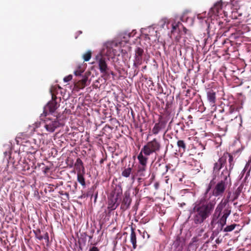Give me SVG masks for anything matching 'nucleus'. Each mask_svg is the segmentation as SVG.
<instances>
[{
    "label": "nucleus",
    "instance_id": "f257e3e1",
    "mask_svg": "<svg viewBox=\"0 0 251 251\" xmlns=\"http://www.w3.org/2000/svg\"><path fill=\"white\" fill-rule=\"evenodd\" d=\"M214 179L210 181L203 196L194 203L193 220L196 224H202L211 214L214 209L216 199L212 198V194L209 193L214 184Z\"/></svg>",
    "mask_w": 251,
    "mask_h": 251
},
{
    "label": "nucleus",
    "instance_id": "f03ea898",
    "mask_svg": "<svg viewBox=\"0 0 251 251\" xmlns=\"http://www.w3.org/2000/svg\"><path fill=\"white\" fill-rule=\"evenodd\" d=\"M221 180L216 184L213 195L215 197L222 196L228 184L231 183L230 172L226 168L223 170L220 175Z\"/></svg>",
    "mask_w": 251,
    "mask_h": 251
},
{
    "label": "nucleus",
    "instance_id": "7ed1b4c3",
    "mask_svg": "<svg viewBox=\"0 0 251 251\" xmlns=\"http://www.w3.org/2000/svg\"><path fill=\"white\" fill-rule=\"evenodd\" d=\"M161 148L160 141L157 138H153L143 146L138 155L142 154L144 157H148L152 153L159 151Z\"/></svg>",
    "mask_w": 251,
    "mask_h": 251
},
{
    "label": "nucleus",
    "instance_id": "20e7f679",
    "mask_svg": "<svg viewBox=\"0 0 251 251\" xmlns=\"http://www.w3.org/2000/svg\"><path fill=\"white\" fill-rule=\"evenodd\" d=\"M45 116L44 126L48 132H53L55 129L60 126V123L57 115L49 114Z\"/></svg>",
    "mask_w": 251,
    "mask_h": 251
},
{
    "label": "nucleus",
    "instance_id": "39448f33",
    "mask_svg": "<svg viewBox=\"0 0 251 251\" xmlns=\"http://www.w3.org/2000/svg\"><path fill=\"white\" fill-rule=\"evenodd\" d=\"M224 121L225 125H223L222 123L218 122V126L219 128L226 131L227 130L228 126L230 127H241L242 124V116L239 115L238 116L231 117V118L228 120L227 123H226L225 121Z\"/></svg>",
    "mask_w": 251,
    "mask_h": 251
},
{
    "label": "nucleus",
    "instance_id": "423d86ee",
    "mask_svg": "<svg viewBox=\"0 0 251 251\" xmlns=\"http://www.w3.org/2000/svg\"><path fill=\"white\" fill-rule=\"evenodd\" d=\"M57 97L54 94H52V100L49 102L44 108L43 114L45 116L49 114L55 115V110L59 106V104L56 101Z\"/></svg>",
    "mask_w": 251,
    "mask_h": 251
},
{
    "label": "nucleus",
    "instance_id": "0eeeda50",
    "mask_svg": "<svg viewBox=\"0 0 251 251\" xmlns=\"http://www.w3.org/2000/svg\"><path fill=\"white\" fill-rule=\"evenodd\" d=\"M137 159L139 161V165L137 167V176L144 177L145 176V173L147 171L149 157H144L141 154L138 155Z\"/></svg>",
    "mask_w": 251,
    "mask_h": 251
},
{
    "label": "nucleus",
    "instance_id": "6e6552de",
    "mask_svg": "<svg viewBox=\"0 0 251 251\" xmlns=\"http://www.w3.org/2000/svg\"><path fill=\"white\" fill-rule=\"evenodd\" d=\"M167 125V121L163 119L162 116H160L158 122L155 123L152 129V133L154 135H157L162 130L165 129Z\"/></svg>",
    "mask_w": 251,
    "mask_h": 251
},
{
    "label": "nucleus",
    "instance_id": "1a4fd4ad",
    "mask_svg": "<svg viewBox=\"0 0 251 251\" xmlns=\"http://www.w3.org/2000/svg\"><path fill=\"white\" fill-rule=\"evenodd\" d=\"M144 52V50L141 48L137 47L135 49V58L133 63V66L135 68H138L142 64Z\"/></svg>",
    "mask_w": 251,
    "mask_h": 251
},
{
    "label": "nucleus",
    "instance_id": "9d476101",
    "mask_svg": "<svg viewBox=\"0 0 251 251\" xmlns=\"http://www.w3.org/2000/svg\"><path fill=\"white\" fill-rule=\"evenodd\" d=\"M22 144L24 147V150L27 153H34L37 151L36 145L33 142H31L30 140H24L22 142Z\"/></svg>",
    "mask_w": 251,
    "mask_h": 251
},
{
    "label": "nucleus",
    "instance_id": "9b49d317",
    "mask_svg": "<svg viewBox=\"0 0 251 251\" xmlns=\"http://www.w3.org/2000/svg\"><path fill=\"white\" fill-rule=\"evenodd\" d=\"M97 59L99 65L100 72L103 74H106L108 69L105 58L102 56H97Z\"/></svg>",
    "mask_w": 251,
    "mask_h": 251
},
{
    "label": "nucleus",
    "instance_id": "f8f14e48",
    "mask_svg": "<svg viewBox=\"0 0 251 251\" xmlns=\"http://www.w3.org/2000/svg\"><path fill=\"white\" fill-rule=\"evenodd\" d=\"M132 200L130 197V193L128 192H125L124 194V198L121 205V208L125 211L127 209L131 202Z\"/></svg>",
    "mask_w": 251,
    "mask_h": 251
},
{
    "label": "nucleus",
    "instance_id": "ddd939ff",
    "mask_svg": "<svg viewBox=\"0 0 251 251\" xmlns=\"http://www.w3.org/2000/svg\"><path fill=\"white\" fill-rule=\"evenodd\" d=\"M226 164V157L222 156L217 162H215L213 167V173L216 175L219 173L220 169Z\"/></svg>",
    "mask_w": 251,
    "mask_h": 251
},
{
    "label": "nucleus",
    "instance_id": "4468645a",
    "mask_svg": "<svg viewBox=\"0 0 251 251\" xmlns=\"http://www.w3.org/2000/svg\"><path fill=\"white\" fill-rule=\"evenodd\" d=\"M239 108L236 107L234 105H231L230 106L228 111L226 114L221 118V121H225L226 123H227L228 120L233 117L232 114L236 111H238Z\"/></svg>",
    "mask_w": 251,
    "mask_h": 251
},
{
    "label": "nucleus",
    "instance_id": "2eb2a0df",
    "mask_svg": "<svg viewBox=\"0 0 251 251\" xmlns=\"http://www.w3.org/2000/svg\"><path fill=\"white\" fill-rule=\"evenodd\" d=\"M119 200V195L117 194L115 197H113L108 201V208L110 210H115L119 205L120 201Z\"/></svg>",
    "mask_w": 251,
    "mask_h": 251
},
{
    "label": "nucleus",
    "instance_id": "dca6fc26",
    "mask_svg": "<svg viewBox=\"0 0 251 251\" xmlns=\"http://www.w3.org/2000/svg\"><path fill=\"white\" fill-rule=\"evenodd\" d=\"M222 9V2L221 1L217 2L213 6L210 8L209 14L210 16L213 15H218L220 11Z\"/></svg>",
    "mask_w": 251,
    "mask_h": 251
},
{
    "label": "nucleus",
    "instance_id": "f3484780",
    "mask_svg": "<svg viewBox=\"0 0 251 251\" xmlns=\"http://www.w3.org/2000/svg\"><path fill=\"white\" fill-rule=\"evenodd\" d=\"M216 93L213 89H209L207 91V100L210 104L214 105L216 100Z\"/></svg>",
    "mask_w": 251,
    "mask_h": 251
},
{
    "label": "nucleus",
    "instance_id": "a211bd4d",
    "mask_svg": "<svg viewBox=\"0 0 251 251\" xmlns=\"http://www.w3.org/2000/svg\"><path fill=\"white\" fill-rule=\"evenodd\" d=\"M169 166L163 163H158V166L156 167V171L162 176L165 175L168 171Z\"/></svg>",
    "mask_w": 251,
    "mask_h": 251
},
{
    "label": "nucleus",
    "instance_id": "6ab92c4d",
    "mask_svg": "<svg viewBox=\"0 0 251 251\" xmlns=\"http://www.w3.org/2000/svg\"><path fill=\"white\" fill-rule=\"evenodd\" d=\"M228 202V201L227 200H225V201L222 200L216 207L215 213L221 215L222 210L226 206Z\"/></svg>",
    "mask_w": 251,
    "mask_h": 251
},
{
    "label": "nucleus",
    "instance_id": "aec40b11",
    "mask_svg": "<svg viewBox=\"0 0 251 251\" xmlns=\"http://www.w3.org/2000/svg\"><path fill=\"white\" fill-rule=\"evenodd\" d=\"M88 80V77L84 76L81 80H79L75 86L79 89H83L86 86V82Z\"/></svg>",
    "mask_w": 251,
    "mask_h": 251
},
{
    "label": "nucleus",
    "instance_id": "412c9836",
    "mask_svg": "<svg viewBox=\"0 0 251 251\" xmlns=\"http://www.w3.org/2000/svg\"><path fill=\"white\" fill-rule=\"evenodd\" d=\"M84 173H81L80 171L77 172V180L78 182L84 187L86 186L85 178L83 176Z\"/></svg>",
    "mask_w": 251,
    "mask_h": 251
},
{
    "label": "nucleus",
    "instance_id": "4be33fe9",
    "mask_svg": "<svg viewBox=\"0 0 251 251\" xmlns=\"http://www.w3.org/2000/svg\"><path fill=\"white\" fill-rule=\"evenodd\" d=\"M130 242H131L133 248L134 249H135L136 248L137 245H136V233L134 231V229L132 227L131 228V231L130 234Z\"/></svg>",
    "mask_w": 251,
    "mask_h": 251
},
{
    "label": "nucleus",
    "instance_id": "5701e85b",
    "mask_svg": "<svg viewBox=\"0 0 251 251\" xmlns=\"http://www.w3.org/2000/svg\"><path fill=\"white\" fill-rule=\"evenodd\" d=\"M244 187V185L243 184H241L239 185V186L237 188V189L234 192L233 195L234 197L233 199L231 200L232 201H233L237 199L239 196L240 195Z\"/></svg>",
    "mask_w": 251,
    "mask_h": 251
},
{
    "label": "nucleus",
    "instance_id": "b1692460",
    "mask_svg": "<svg viewBox=\"0 0 251 251\" xmlns=\"http://www.w3.org/2000/svg\"><path fill=\"white\" fill-rule=\"evenodd\" d=\"M177 146L179 151L185 152L186 150V144L185 142L182 140H179L177 142Z\"/></svg>",
    "mask_w": 251,
    "mask_h": 251
},
{
    "label": "nucleus",
    "instance_id": "393cba45",
    "mask_svg": "<svg viewBox=\"0 0 251 251\" xmlns=\"http://www.w3.org/2000/svg\"><path fill=\"white\" fill-rule=\"evenodd\" d=\"M75 166L76 169H79V171L81 169L83 173H85V169L83 166V163L79 158H77L75 163Z\"/></svg>",
    "mask_w": 251,
    "mask_h": 251
},
{
    "label": "nucleus",
    "instance_id": "a878e982",
    "mask_svg": "<svg viewBox=\"0 0 251 251\" xmlns=\"http://www.w3.org/2000/svg\"><path fill=\"white\" fill-rule=\"evenodd\" d=\"M220 215H218V214H217L214 212V214L213 215L212 220L210 223V225L211 226H212V227H214L215 225L219 223L218 220L220 219Z\"/></svg>",
    "mask_w": 251,
    "mask_h": 251
},
{
    "label": "nucleus",
    "instance_id": "bb28decb",
    "mask_svg": "<svg viewBox=\"0 0 251 251\" xmlns=\"http://www.w3.org/2000/svg\"><path fill=\"white\" fill-rule=\"evenodd\" d=\"M131 171L132 169L130 167L125 169L122 173V176L126 177H129L131 173Z\"/></svg>",
    "mask_w": 251,
    "mask_h": 251
},
{
    "label": "nucleus",
    "instance_id": "cd10ccee",
    "mask_svg": "<svg viewBox=\"0 0 251 251\" xmlns=\"http://www.w3.org/2000/svg\"><path fill=\"white\" fill-rule=\"evenodd\" d=\"M223 156H225L226 157V159L228 157H229V159H228V161H229V163L230 164V167H231L232 165H233L232 164V162L233 161V157L232 156V155L228 153V152H226L224 154Z\"/></svg>",
    "mask_w": 251,
    "mask_h": 251
},
{
    "label": "nucleus",
    "instance_id": "c85d7f7f",
    "mask_svg": "<svg viewBox=\"0 0 251 251\" xmlns=\"http://www.w3.org/2000/svg\"><path fill=\"white\" fill-rule=\"evenodd\" d=\"M33 232L35 234V237L38 240H42L43 239V237H42V235H41V231L40 229L34 230Z\"/></svg>",
    "mask_w": 251,
    "mask_h": 251
},
{
    "label": "nucleus",
    "instance_id": "c756f323",
    "mask_svg": "<svg viewBox=\"0 0 251 251\" xmlns=\"http://www.w3.org/2000/svg\"><path fill=\"white\" fill-rule=\"evenodd\" d=\"M169 24V20L166 18H162L159 22V24L162 28H164L165 25H168Z\"/></svg>",
    "mask_w": 251,
    "mask_h": 251
},
{
    "label": "nucleus",
    "instance_id": "7c9ffc66",
    "mask_svg": "<svg viewBox=\"0 0 251 251\" xmlns=\"http://www.w3.org/2000/svg\"><path fill=\"white\" fill-rule=\"evenodd\" d=\"M84 71V69L80 65H79L77 66V70L74 71V74L76 76H80Z\"/></svg>",
    "mask_w": 251,
    "mask_h": 251
},
{
    "label": "nucleus",
    "instance_id": "2f4dec72",
    "mask_svg": "<svg viewBox=\"0 0 251 251\" xmlns=\"http://www.w3.org/2000/svg\"><path fill=\"white\" fill-rule=\"evenodd\" d=\"M237 226V224H232L229 226H226L225 228L224 229V232H230L234 229L235 227Z\"/></svg>",
    "mask_w": 251,
    "mask_h": 251
},
{
    "label": "nucleus",
    "instance_id": "473e14b6",
    "mask_svg": "<svg viewBox=\"0 0 251 251\" xmlns=\"http://www.w3.org/2000/svg\"><path fill=\"white\" fill-rule=\"evenodd\" d=\"M227 218V217L222 216L218 220V223L220 224L222 227L226 225Z\"/></svg>",
    "mask_w": 251,
    "mask_h": 251
},
{
    "label": "nucleus",
    "instance_id": "72a5a7b5",
    "mask_svg": "<svg viewBox=\"0 0 251 251\" xmlns=\"http://www.w3.org/2000/svg\"><path fill=\"white\" fill-rule=\"evenodd\" d=\"M92 56V53L91 51H88L83 55V58L84 61H88Z\"/></svg>",
    "mask_w": 251,
    "mask_h": 251
},
{
    "label": "nucleus",
    "instance_id": "f704fd0d",
    "mask_svg": "<svg viewBox=\"0 0 251 251\" xmlns=\"http://www.w3.org/2000/svg\"><path fill=\"white\" fill-rule=\"evenodd\" d=\"M231 213V207L227 206L223 211V215L225 217H227Z\"/></svg>",
    "mask_w": 251,
    "mask_h": 251
},
{
    "label": "nucleus",
    "instance_id": "c9c22d12",
    "mask_svg": "<svg viewBox=\"0 0 251 251\" xmlns=\"http://www.w3.org/2000/svg\"><path fill=\"white\" fill-rule=\"evenodd\" d=\"M179 26H183L182 24L178 22L177 23H174L172 24V32H174L177 28H179Z\"/></svg>",
    "mask_w": 251,
    "mask_h": 251
},
{
    "label": "nucleus",
    "instance_id": "e433bc0d",
    "mask_svg": "<svg viewBox=\"0 0 251 251\" xmlns=\"http://www.w3.org/2000/svg\"><path fill=\"white\" fill-rule=\"evenodd\" d=\"M42 237H43V239H44L47 243H49V234L47 232H45L43 235H42Z\"/></svg>",
    "mask_w": 251,
    "mask_h": 251
},
{
    "label": "nucleus",
    "instance_id": "4c0bfd02",
    "mask_svg": "<svg viewBox=\"0 0 251 251\" xmlns=\"http://www.w3.org/2000/svg\"><path fill=\"white\" fill-rule=\"evenodd\" d=\"M73 78V76L72 75H70L64 78V81L65 82H68L70 81L71 80H72Z\"/></svg>",
    "mask_w": 251,
    "mask_h": 251
},
{
    "label": "nucleus",
    "instance_id": "58836bf2",
    "mask_svg": "<svg viewBox=\"0 0 251 251\" xmlns=\"http://www.w3.org/2000/svg\"><path fill=\"white\" fill-rule=\"evenodd\" d=\"M249 167H250V168H251V157H250L248 162L247 163L246 166H245V168L248 169Z\"/></svg>",
    "mask_w": 251,
    "mask_h": 251
},
{
    "label": "nucleus",
    "instance_id": "ea45409f",
    "mask_svg": "<svg viewBox=\"0 0 251 251\" xmlns=\"http://www.w3.org/2000/svg\"><path fill=\"white\" fill-rule=\"evenodd\" d=\"M174 251H183L182 246L178 245L175 249H174Z\"/></svg>",
    "mask_w": 251,
    "mask_h": 251
},
{
    "label": "nucleus",
    "instance_id": "a19ab883",
    "mask_svg": "<svg viewBox=\"0 0 251 251\" xmlns=\"http://www.w3.org/2000/svg\"><path fill=\"white\" fill-rule=\"evenodd\" d=\"M89 251H99V249L96 247H92L90 249Z\"/></svg>",
    "mask_w": 251,
    "mask_h": 251
},
{
    "label": "nucleus",
    "instance_id": "79ce46f5",
    "mask_svg": "<svg viewBox=\"0 0 251 251\" xmlns=\"http://www.w3.org/2000/svg\"><path fill=\"white\" fill-rule=\"evenodd\" d=\"M159 185H160L159 182H156L154 183V187L156 190H157L159 187Z\"/></svg>",
    "mask_w": 251,
    "mask_h": 251
},
{
    "label": "nucleus",
    "instance_id": "37998d69",
    "mask_svg": "<svg viewBox=\"0 0 251 251\" xmlns=\"http://www.w3.org/2000/svg\"><path fill=\"white\" fill-rule=\"evenodd\" d=\"M49 170L50 168L48 166H46L44 168L43 172L44 173L46 174L49 172Z\"/></svg>",
    "mask_w": 251,
    "mask_h": 251
},
{
    "label": "nucleus",
    "instance_id": "c03bdc74",
    "mask_svg": "<svg viewBox=\"0 0 251 251\" xmlns=\"http://www.w3.org/2000/svg\"><path fill=\"white\" fill-rule=\"evenodd\" d=\"M145 38L146 39H148V40H150L151 39L150 35L149 34H145Z\"/></svg>",
    "mask_w": 251,
    "mask_h": 251
},
{
    "label": "nucleus",
    "instance_id": "a18cd8bd",
    "mask_svg": "<svg viewBox=\"0 0 251 251\" xmlns=\"http://www.w3.org/2000/svg\"><path fill=\"white\" fill-rule=\"evenodd\" d=\"M105 160H106V158H101L100 161V164H102L103 163L104 161Z\"/></svg>",
    "mask_w": 251,
    "mask_h": 251
},
{
    "label": "nucleus",
    "instance_id": "49530a36",
    "mask_svg": "<svg viewBox=\"0 0 251 251\" xmlns=\"http://www.w3.org/2000/svg\"><path fill=\"white\" fill-rule=\"evenodd\" d=\"M188 118L190 119V121H191V124H192V121L191 120V119H192V116L190 115L188 116Z\"/></svg>",
    "mask_w": 251,
    "mask_h": 251
},
{
    "label": "nucleus",
    "instance_id": "de8ad7c7",
    "mask_svg": "<svg viewBox=\"0 0 251 251\" xmlns=\"http://www.w3.org/2000/svg\"><path fill=\"white\" fill-rule=\"evenodd\" d=\"M182 27H183V31L186 33V31H187V29L185 27H183V26Z\"/></svg>",
    "mask_w": 251,
    "mask_h": 251
},
{
    "label": "nucleus",
    "instance_id": "09e8293b",
    "mask_svg": "<svg viewBox=\"0 0 251 251\" xmlns=\"http://www.w3.org/2000/svg\"><path fill=\"white\" fill-rule=\"evenodd\" d=\"M149 29L152 30V32H154L155 33H156V31H154V30L151 28H149Z\"/></svg>",
    "mask_w": 251,
    "mask_h": 251
},
{
    "label": "nucleus",
    "instance_id": "8fccbe9b",
    "mask_svg": "<svg viewBox=\"0 0 251 251\" xmlns=\"http://www.w3.org/2000/svg\"><path fill=\"white\" fill-rule=\"evenodd\" d=\"M216 243H217V244H219V243H220V240H219V239H217V240H216Z\"/></svg>",
    "mask_w": 251,
    "mask_h": 251
},
{
    "label": "nucleus",
    "instance_id": "3c124183",
    "mask_svg": "<svg viewBox=\"0 0 251 251\" xmlns=\"http://www.w3.org/2000/svg\"><path fill=\"white\" fill-rule=\"evenodd\" d=\"M146 68H147V66H145L143 67V68H142L143 70L146 69Z\"/></svg>",
    "mask_w": 251,
    "mask_h": 251
},
{
    "label": "nucleus",
    "instance_id": "603ef678",
    "mask_svg": "<svg viewBox=\"0 0 251 251\" xmlns=\"http://www.w3.org/2000/svg\"><path fill=\"white\" fill-rule=\"evenodd\" d=\"M132 179L133 180V181L134 180V176H133L132 177Z\"/></svg>",
    "mask_w": 251,
    "mask_h": 251
},
{
    "label": "nucleus",
    "instance_id": "864d4df0",
    "mask_svg": "<svg viewBox=\"0 0 251 251\" xmlns=\"http://www.w3.org/2000/svg\"><path fill=\"white\" fill-rule=\"evenodd\" d=\"M97 197V195H96V196H95V200H96Z\"/></svg>",
    "mask_w": 251,
    "mask_h": 251
},
{
    "label": "nucleus",
    "instance_id": "5fc2aeb1",
    "mask_svg": "<svg viewBox=\"0 0 251 251\" xmlns=\"http://www.w3.org/2000/svg\"><path fill=\"white\" fill-rule=\"evenodd\" d=\"M161 159V157H160L159 159H158V161L160 160Z\"/></svg>",
    "mask_w": 251,
    "mask_h": 251
},
{
    "label": "nucleus",
    "instance_id": "6e6d98bb",
    "mask_svg": "<svg viewBox=\"0 0 251 251\" xmlns=\"http://www.w3.org/2000/svg\"><path fill=\"white\" fill-rule=\"evenodd\" d=\"M147 234V236H148V237L149 238V235L146 232Z\"/></svg>",
    "mask_w": 251,
    "mask_h": 251
},
{
    "label": "nucleus",
    "instance_id": "4d7b16f0",
    "mask_svg": "<svg viewBox=\"0 0 251 251\" xmlns=\"http://www.w3.org/2000/svg\"><path fill=\"white\" fill-rule=\"evenodd\" d=\"M154 177V176H152V178L153 179Z\"/></svg>",
    "mask_w": 251,
    "mask_h": 251
},
{
    "label": "nucleus",
    "instance_id": "13d9d810",
    "mask_svg": "<svg viewBox=\"0 0 251 251\" xmlns=\"http://www.w3.org/2000/svg\"><path fill=\"white\" fill-rule=\"evenodd\" d=\"M167 130H166L165 131V133L167 132Z\"/></svg>",
    "mask_w": 251,
    "mask_h": 251
}]
</instances>
